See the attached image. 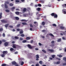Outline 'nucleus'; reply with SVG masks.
<instances>
[{
    "label": "nucleus",
    "mask_w": 66,
    "mask_h": 66,
    "mask_svg": "<svg viewBox=\"0 0 66 66\" xmlns=\"http://www.w3.org/2000/svg\"><path fill=\"white\" fill-rule=\"evenodd\" d=\"M9 24H6L5 25V27H6V28H7L9 26Z\"/></svg>",
    "instance_id": "obj_33"
},
{
    "label": "nucleus",
    "mask_w": 66,
    "mask_h": 66,
    "mask_svg": "<svg viewBox=\"0 0 66 66\" xmlns=\"http://www.w3.org/2000/svg\"><path fill=\"white\" fill-rule=\"evenodd\" d=\"M20 24H19L17 25L16 26V27L17 28H19V27H20Z\"/></svg>",
    "instance_id": "obj_24"
},
{
    "label": "nucleus",
    "mask_w": 66,
    "mask_h": 66,
    "mask_svg": "<svg viewBox=\"0 0 66 66\" xmlns=\"http://www.w3.org/2000/svg\"><path fill=\"white\" fill-rule=\"evenodd\" d=\"M36 10H37L38 11H40V8L39 7L37 9H36Z\"/></svg>",
    "instance_id": "obj_15"
},
{
    "label": "nucleus",
    "mask_w": 66,
    "mask_h": 66,
    "mask_svg": "<svg viewBox=\"0 0 66 66\" xmlns=\"http://www.w3.org/2000/svg\"><path fill=\"white\" fill-rule=\"evenodd\" d=\"M14 38H15V39H19V37L18 36H15L14 37Z\"/></svg>",
    "instance_id": "obj_18"
},
{
    "label": "nucleus",
    "mask_w": 66,
    "mask_h": 66,
    "mask_svg": "<svg viewBox=\"0 0 66 66\" xmlns=\"http://www.w3.org/2000/svg\"><path fill=\"white\" fill-rule=\"evenodd\" d=\"M62 11L63 13V12L64 13V14H66V9H63L62 10Z\"/></svg>",
    "instance_id": "obj_7"
},
{
    "label": "nucleus",
    "mask_w": 66,
    "mask_h": 66,
    "mask_svg": "<svg viewBox=\"0 0 66 66\" xmlns=\"http://www.w3.org/2000/svg\"><path fill=\"white\" fill-rule=\"evenodd\" d=\"M36 66H39V64H36Z\"/></svg>",
    "instance_id": "obj_64"
},
{
    "label": "nucleus",
    "mask_w": 66,
    "mask_h": 66,
    "mask_svg": "<svg viewBox=\"0 0 66 66\" xmlns=\"http://www.w3.org/2000/svg\"><path fill=\"white\" fill-rule=\"evenodd\" d=\"M28 47L29 48V49H31L32 48V47L31 46V45L30 44H28L27 45Z\"/></svg>",
    "instance_id": "obj_6"
},
{
    "label": "nucleus",
    "mask_w": 66,
    "mask_h": 66,
    "mask_svg": "<svg viewBox=\"0 0 66 66\" xmlns=\"http://www.w3.org/2000/svg\"><path fill=\"white\" fill-rule=\"evenodd\" d=\"M23 64H24V62H23V61L22 62L21 64V65H23Z\"/></svg>",
    "instance_id": "obj_50"
},
{
    "label": "nucleus",
    "mask_w": 66,
    "mask_h": 66,
    "mask_svg": "<svg viewBox=\"0 0 66 66\" xmlns=\"http://www.w3.org/2000/svg\"><path fill=\"white\" fill-rule=\"evenodd\" d=\"M2 42H6V40H2Z\"/></svg>",
    "instance_id": "obj_51"
},
{
    "label": "nucleus",
    "mask_w": 66,
    "mask_h": 66,
    "mask_svg": "<svg viewBox=\"0 0 66 66\" xmlns=\"http://www.w3.org/2000/svg\"><path fill=\"white\" fill-rule=\"evenodd\" d=\"M30 27H31V28H33V27H34V26L33 25H32V24H30Z\"/></svg>",
    "instance_id": "obj_26"
},
{
    "label": "nucleus",
    "mask_w": 66,
    "mask_h": 66,
    "mask_svg": "<svg viewBox=\"0 0 66 66\" xmlns=\"http://www.w3.org/2000/svg\"><path fill=\"white\" fill-rule=\"evenodd\" d=\"M5 6L6 9H7L8 8V6L7 5V4H5Z\"/></svg>",
    "instance_id": "obj_14"
},
{
    "label": "nucleus",
    "mask_w": 66,
    "mask_h": 66,
    "mask_svg": "<svg viewBox=\"0 0 66 66\" xmlns=\"http://www.w3.org/2000/svg\"><path fill=\"white\" fill-rule=\"evenodd\" d=\"M16 11H20V10L18 9H16Z\"/></svg>",
    "instance_id": "obj_57"
},
{
    "label": "nucleus",
    "mask_w": 66,
    "mask_h": 66,
    "mask_svg": "<svg viewBox=\"0 0 66 66\" xmlns=\"http://www.w3.org/2000/svg\"><path fill=\"white\" fill-rule=\"evenodd\" d=\"M11 10H12V12L14 11V10L15 9V7H12L11 8Z\"/></svg>",
    "instance_id": "obj_10"
},
{
    "label": "nucleus",
    "mask_w": 66,
    "mask_h": 66,
    "mask_svg": "<svg viewBox=\"0 0 66 66\" xmlns=\"http://www.w3.org/2000/svg\"><path fill=\"white\" fill-rule=\"evenodd\" d=\"M36 59H39V56L38 55H36Z\"/></svg>",
    "instance_id": "obj_38"
},
{
    "label": "nucleus",
    "mask_w": 66,
    "mask_h": 66,
    "mask_svg": "<svg viewBox=\"0 0 66 66\" xmlns=\"http://www.w3.org/2000/svg\"><path fill=\"white\" fill-rule=\"evenodd\" d=\"M1 56H2L3 57L4 56H5V55L4 54H2L1 55Z\"/></svg>",
    "instance_id": "obj_43"
},
{
    "label": "nucleus",
    "mask_w": 66,
    "mask_h": 66,
    "mask_svg": "<svg viewBox=\"0 0 66 66\" xmlns=\"http://www.w3.org/2000/svg\"><path fill=\"white\" fill-rule=\"evenodd\" d=\"M66 62L63 63V66H66Z\"/></svg>",
    "instance_id": "obj_45"
},
{
    "label": "nucleus",
    "mask_w": 66,
    "mask_h": 66,
    "mask_svg": "<svg viewBox=\"0 0 66 66\" xmlns=\"http://www.w3.org/2000/svg\"><path fill=\"white\" fill-rule=\"evenodd\" d=\"M62 6H63V7H65V4H64L63 5H62Z\"/></svg>",
    "instance_id": "obj_52"
},
{
    "label": "nucleus",
    "mask_w": 66,
    "mask_h": 66,
    "mask_svg": "<svg viewBox=\"0 0 66 66\" xmlns=\"http://www.w3.org/2000/svg\"><path fill=\"white\" fill-rule=\"evenodd\" d=\"M12 65H15L17 64V63H16V62L15 61H14L12 62Z\"/></svg>",
    "instance_id": "obj_8"
},
{
    "label": "nucleus",
    "mask_w": 66,
    "mask_h": 66,
    "mask_svg": "<svg viewBox=\"0 0 66 66\" xmlns=\"http://www.w3.org/2000/svg\"><path fill=\"white\" fill-rule=\"evenodd\" d=\"M34 24H36V25H38V23H37V22H34Z\"/></svg>",
    "instance_id": "obj_25"
},
{
    "label": "nucleus",
    "mask_w": 66,
    "mask_h": 66,
    "mask_svg": "<svg viewBox=\"0 0 66 66\" xmlns=\"http://www.w3.org/2000/svg\"><path fill=\"white\" fill-rule=\"evenodd\" d=\"M61 63V62L60 61H58L56 63L57 64H60V63Z\"/></svg>",
    "instance_id": "obj_37"
},
{
    "label": "nucleus",
    "mask_w": 66,
    "mask_h": 66,
    "mask_svg": "<svg viewBox=\"0 0 66 66\" xmlns=\"http://www.w3.org/2000/svg\"><path fill=\"white\" fill-rule=\"evenodd\" d=\"M52 58H53V59H54V57H55V55H52Z\"/></svg>",
    "instance_id": "obj_53"
},
{
    "label": "nucleus",
    "mask_w": 66,
    "mask_h": 66,
    "mask_svg": "<svg viewBox=\"0 0 66 66\" xmlns=\"http://www.w3.org/2000/svg\"><path fill=\"white\" fill-rule=\"evenodd\" d=\"M60 28L61 29H64L65 28L63 26H60Z\"/></svg>",
    "instance_id": "obj_21"
},
{
    "label": "nucleus",
    "mask_w": 66,
    "mask_h": 66,
    "mask_svg": "<svg viewBox=\"0 0 66 66\" xmlns=\"http://www.w3.org/2000/svg\"><path fill=\"white\" fill-rule=\"evenodd\" d=\"M49 35H50V36H52L53 37L54 36L52 34H49Z\"/></svg>",
    "instance_id": "obj_29"
},
{
    "label": "nucleus",
    "mask_w": 66,
    "mask_h": 66,
    "mask_svg": "<svg viewBox=\"0 0 66 66\" xmlns=\"http://www.w3.org/2000/svg\"><path fill=\"white\" fill-rule=\"evenodd\" d=\"M5 11L6 12H10V10L7 9L6 10H5Z\"/></svg>",
    "instance_id": "obj_39"
},
{
    "label": "nucleus",
    "mask_w": 66,
    "mask_h": 66,
    "mask_svg": "<svg viewBox=\"0 0 66 66\" xmlns=\"http://www.w3.org/2000/svg\"><path fill=\"white\" fill-rule=\"evenodd\" d=\"M51 15L52 16H54V18H57V15L54 13H52Z\"/></svg>",
    "instance_id": "obj_1"
},
{
    "label": "nucleus",
    "mask_w": 66,
    "mask_h": 66,
    "mask_svg": "<svg viewBox=\"0 0 66 66\" xmlns=\"http://www.w3.org/2000/svg\"><path fill=\"white\" fill-rule=\"evenodd\" d=\"M14 48H11L10 49V51H13V50H14Z\"/></svg>",
    "instance_id": "obj_46"
},
{
    "label": "nucleus",
    "mask_w": 66,
    "mask_h": 66,
    "mask_svg": "<svg viewBox=\"0 0 66 66\" xmlns=\"http://www.w3.org/2000/svg\"><path fill=\"white\" fill-rule=\"evenodd\" d=\"M27 42V40H23L22 41V43H26Z\"/></svg>",
    "instance_id": "obj_32"
},
{
    "label": "nucleus",
    "mask_w": 66,
    "mask_h": 66,
    "mask_svg": "<svg viewBox=\"0 0 66 66\" xmlns=\"http://www.w3.org/2000/svg\"><path fill=\"white\" fill-rule=\"evenodd\" d=\"M3 28H1L0 29V31H3Z\"/></svg>",
    "instance_id": "obj_48"
},
{
    "label": "nucleus",
    "mask_w": 66,
    "mask_h": 66,
    "mask_svg": "<svg viewBox=\"0 0 66 66\" xmlns=\"http://www.w3.org/2000/svg\"><path fill=\"white\" fill-rule=\"evenodd\" d=\"M42 3H43V4L45 3V0H42Z\"/></svg>",
    "instance_id": "obj_30"
},
{
    "label": "nucleus",
    "mask_w": 66,
    "mask_h": 66,
    "mask_svg": "<svg viewBox=\"0 0 66 66\" xmlns=\"http://www.w3.org/2000/svg\"><path fill=\"white\" fill-rule=\"evenodd\" d=\"M9 27H10V28H13V26H9Z\"/></svg>",
    "instance_id": "obj_47"
},
{
    "label": "nucleus",
    "mask_w": 66,
    "mask_h": 66,
    "mask_svg": "<svg viewBox=\"0 0 66 66\" xmlns=\"http://www.w3.org/2000/svg\"><path fill=\"white\" fill-rule=\"evenodd\" d=\"M15 14L17 15H19V12L16 11L15 12Z\"/></svg>",
    "instance_id": "obj_11"
},
{
    "label": "nucleus",
    "mask_w": 66,
    "mask_h": 66,
    "mask_svg": "<svg viewBox=\"0 0 66 66\" xmlns=\"http://www.w3.org/2000/svg\"><path fill=\"white\" fill-rule=\"evenodd\" d=\"M7 51H3V53L5 55H6L7 54Z\"/></svg>",
    "instance_id": "obj_3"
},
{
    "label": "nucleus",
    "mask_w": 66,
    "mask_h": 66,
    "mask_svg": "<svg viewBox=\"0 0 66 66\" xmlns=\"http://www.w3.org/2000/svg\"><path fill=\"white\" fill-rule=\"evenodd\" d=\"M15 18L16 20H19V18L17 17H15Z\"/></svg>",
    "instance_id": "obj_23"
},
{
    "label": "nucleus",
    "mask_w": 66,
    "mask_h": 66,
    "mask_svg": "<svg viewBox=\"0 0 66 66\" xmlns=\"http://www.w3.org/2000/svg\"><path fill=\"white\" fill-rule=\"evenodd\" d=\"M45 31H46V30H42V32H45Z\"/></svg>",
    "instance_id": "obj_61"
},
{
    "label": "nucleus",
    "mask_w": 66,
    "mask_h": 66,
    "mask_svg": "<svg viewBox=\"0 0 66 66\" xmlns=\"http://www.w3.org/2000/svg\"><path fill=\"white\" fill-rule=\"evenodd\" d=\"M51 43L52 44H54V41H52L51 42Z\"/></svg>",
    "instance_id": "obj_54"
},
{
    "label": "nucleus",
    "mask_w": 66,
    "mask_h": 66,
    "mask_svg": "<svg viewBox=\"0 0 66 66\" xmlns=\"http://www.w3.org/2000/svg\"><path fill=\"white\" fill-rule=\"evenodd\" d=\"M21 21H26V20H21Z\"/></svg>",
    "instance_id": "obj_56"
},
{
    "label": "nucleus",
    "mask_w": 66,
    "mask_h": 66,
    "mask_svg": "<svg viewBox=\"0 0 66 66\" xmlns=\"http://www.w3.org/2000/svg\"><path fill=\"white\" fill-rule=\"evenodd\" d=\"M41 15H42V14H38L37 15V20H38V19H40V18H39V17H40V16H41Z\"/></svg>",
    "instance_id": "obj_2"
},
{
    "label": "nucleus",
    "mask_w": 66,
    "mask_h": 66,
    "mask_svg": "<svg viewBox=\"0 0 66 66\" xmlns=\"http://www.w3.org/2000/svg\"><path fill=\"white\" fill-rule=\"evenodd\" d=\"M1 21L3 23H6L7 22V21L4 20H1Z\"/></svg>",
    "instance_id": "obj_4"
},
{
    "label": "nucleus",
    "mask_w": 66,
    "mask_h": 66,
    "mask_svg": "<svg viewBox=\"0 0 66 66\" xmlns=\"http://www.w3.org/2000/svg\"><path fill=\"white\" fill-rule=\"evenodd\" d=\"M20 36H21V37H24V35L23 34H22L20 35Z\"/></svg>",
    "instance_id": "obj_41"
},
{
    "label": "nucleus",
    "mask_w": 66,
    "mask_h": 66,
    "mask_svg": "<svg viewBox=\"0 0 66 66\" xmlns=\"http://www.w3.org/2000/svg\"><path fill=\"white\" fill-rule=\"evenodd\" d=\"M62 39H65V37H63L62 38Z\"/></svg>",
    "instance_id": "obj_63"
},
{
    "label": "nucleus",
    "mask_w": 66,
    "mask_h": 66,
    "mask_svg": "<svg viewBox=\"0 0 66 66\" xmlns=\"http://www.w3.org/2000/svg\"><path fill=\"white\" fill-rule=\"evenodd\" d=\"M42 25L44 26V25L45 24V23L44 22H43L42 23Z\"/></svg>",
    "instance_id": "obj_35"
},
{
    "label": "nucleus",
    "mask_w": 66,
    "mask_h": 66,
    "mask_svg": "<svg viewBox=\"0 0 66 66\" xmlns=\"http://www.w3.org/2000/svg\"><path fill=\"white\" fill-rule=\"evenodd\" d=\"M18 31H20V29L19 28H18L16 29Z\"/></svg>",
    "instance_id": "obj_60"
},
{
    "label": "nucleus",
    "mask_w": 66,
    "mask_h": 66,
    "mask_svg": "<svg viewBox=\"0 0 66 66\" xmlns=\"http://www.w3.org/2000/svg\"><path fill=\"white\" fill-rule=\"evenodd\" d=\"M54 46V44H52L51 45H50V47H53Z\"/></svg>",
    "instance_id": "obj_44"
},
{
    "label": "nucleus",
    "mask_w": 66,
    "mask_h": 66,
    "mask_svg": "<svg viewBox=\"0 0 66 66\" xmlns=\"http://www.w3.org/2000/svg\"><path fill=\"white\" fill-rule=\"evenodd\" d=\"M2 13H0V19L2 18Z\"/></svg>",
    "instance_id": "obj_20"
},
{
    "label": "nucleus",
    "mask_w": 66,
    "mask_h": 66,
    "mask_svg": "<svg viewBox=\"0 0 66 66\" xmlns=\"http://www.w3.org/2000/svg\"><path fill=\"white\" fill-rule=\"evenodd\" d=\"M48 50L49 51H50V52H54V50H53L49 49Z\"/></svg>",
    "instance_id": "obj_9"
},
{
    "label": "nucleus",
    "mask_w": 66,
    "mask_h": 66,
    "mask_svg": "<svg viewBox=\"0 0 66 66\" xmlns=\"http://www.w3.org/2000/svg\"><path fill=\"white\" fill-rule=\"evenodd\" d=\"M23 30H21V31H20V34H22V33H23Z\"/></svg>",
    "instance_id": "obj_27"
},
{
    "label": "nucleus",
    "mask_w": 66,
    "mask_h": 66,
    "mask_svg": "<svg viewBox=\"0 0 66 66\" xmlns=\"http://www.w3.org/2000/svg\"><path fill=\"white\" fill-rule=\"evenodd\" d=\"M8 45V43H7V42H6L5 43L4 45L5 46H7Z\"/></svg>",
    "instance_id": "obj_13"
},
{
    "label": "nucleus",
    "mask_w": 66,
    "mask_h": 66,
    "mask_svg": "<svg viewBox=\"0 0 66 66\" xmlns=\"http://www.w3.org/2000/svg\"><path fill=\"white\" fill-rule=\"evenodd\" d=\"M42 51L43 52H44V53H46V51L44 50H42Z\"/></svg>",
    "instance_id": "obj_28"
},
{
    "label": "nucleus",
    "mask_w": 66,
    "mask_h": 66,
    "mask_svg": "<svg viewBox=\"0 0 66 66\" xmlns=\"http://www.w3.org/2000/svg\"><path fill=\"white\" fill-rule=\"evenodd\" d=\"M3 37H5V34L3 33Z\"/></svg>",
    "instance_id": "obj_49"
},
{
    "label": "nucleus",
    "mask_w": 66,
    "mask_h": 66,
    "mask_svg": "<svg viewBox=\"0 0 66 66\" xmlns=\"http://www.w3.org/2000/svg\"><path fill=\"white\" fill-rule=\"evenodd\" d=\"M23 17H26V14H24L23 15Z\"/></svg>",
    "instance_id": "obj_62"
},
{
    "label": "nucleus",
    "mask_w": 66,
    "mask_h": 66,
    "mask_svg": "<svg viewBox=\"0 0 66 66\" xmlns=\"http://www.w3.org/2000/svg\"><path fill=\"white\" fill-rule=\"evenodd\" d=\"M6 64H5L4 63L2 65V66H6Z\"/></svg>",
    "instance_id": "obj_34"
},
{
    "label": "nucleus",
    "mask_w": 66,
    "mask_h": 66,
    "mask_svg": "<svg viewBox=\"0 0 66 66\" xmlns=\"http://www.w3.org/2000/svg\"><path fill=\"white\" fill-rule=\"evenodd\" d=\"M9 5L10 6H13V4L11 3L9 4Z\"/></svg>",
    "instance_id": "obj_42"
},
{
    "label": "nucleus",
    "mask_w": 66,
    "mask_h": 66,
    "mask_svg": "<svg viewBox=\"0 0 66 66\" xmlns=\"http://www.w3.org/2000/svg\"><path fill=\"white\" fill-rule=\"evenodd\" d=\"M57 56H59V57H62L63 56L61 55H57Z\"/></svg>",
    "instance_id": "obj_31"
},
{
    "label": "nucleus",
    "mask_w": 66,
    "mask_h": 66,
    "mask_svg": "<svg viewBox=\"0 0 66 66\" xmlns=\"http://www.w3.org/2000/svg\"><path fill=\"white\" fill-rule=\"evenodd\" d=\"M63 60H64V61H65V62H66V57H63Z\"/></svg>",
    "instance_id": "obj_22"
},
{
    "label": "nucleus",
    "mask_w": 66,
    "mask_h": 66,
    "mask_svg": "<svg viewBox=\"0 0 66 66\" xmlns=\"http://www.w3.org/2000/svg\"><path fill=\"white\" fill-rule=\"evenodd\" d=\"M22 24L23 25H27V23H26L22 22Z\"/></svg>",
    "instance_id": "obj_19"
},
{
    "label": "nucleus",
    "mask_w": 66,
    "mask_h": 66,
    "mask_svg": "<svg viewBox=\"0 0 66 66\" xmlns=\"http://www.w3.org/2000/svg\"><path fill=\"white\" fill-rule=\"evenodd\" d=\"M38 6L39 7L42 6V5L40 4H38Z\"/></svg>",
    "instance_id": "obj_40"
},
{
    "label": "nucleus",
    "mask_w": 66,
    "mask_h": 66,
    "mask_svg": "<svg viewBox=\"0 0 66 66\" xmlns=\"http://www.w3.org/2000/svg\"><path fill=\"white\" fill-rule=\"evenodd\" d=\"M26 11H27V9H26V8H24L23 9V11L24 12H26Z\"/></svg>",
    "instance_id": "obj_16"
},
{
    "label": "nucleus",
    "mask_w": 66,
    "mask_h": 66,
    "mask_svg": "<svg viewBox=\"0 0 66 66\" xmlns=\"http://www.w3.org/2000/svg\"><path fill=\"white\" fill-rule=\"evenodd\" d=\"M31 38L29 37H27L26 38V39H27V40H30V39Z\"/></svg>",
    "instance_id": "obj_12"
},
{
    "label": "nucleus",
    "mask_w": 66,
    "mask_h": 66,
    "mask_svg": "<svg viewBox=\"0 0 66 66\" xmlns=\"http://www.w3.org/2000/svg\"><path fill=\"white\" fill-rule=\"evenodd\" d=\"M20 40H23V38H20Z\"/></svg>",
    "instance_id": "obj_59"
},
{
    "label": "nucleus",
    "mask_w": 66,
    "mask_h": 66,
    "mask_svg": "<svg viewBox=\"0 0 66 66\" xmlns=\"http://www.w3.org/2000/svg\"><path fill=\"white\" fill-rule=\"evenodd\" d=\"M52 26L53 27H56V25L55 24H52Z\"/></svg>",
    "instance_id": "obj_36"
},
{
    "label": "nucleus",
    "mask_w": 66,
    "mask_h": 66,
    "mask_svg": "<svg viewBox=\"0 0 66 66\" xmlns=\"http://www.w3.org/2000/svg\"><path fill=\"white\" fill-rule=\"evenodd\" d=\"M62 40L61 39V38H60L58 40H57V42H61Z\"/></svg>",
    "instance_id": "obj_17"
},
{
    "label": "nucleus",
    "mask_w": 66,
    "mask_h": 66,
    "mask_svg": "<svg viewBox=\"0 0 66 66\" xmlns=\"http://www.w3.org/2000/svg\"><path fill=\"white\" fill-rule=\"evenodd\" d=\"M16 44H14L13 45H12V47L14 49H16Z\"/></svg>",
    "instance_id": "obj_5"
},
{
    "label": "nucleus",
    "mask_w": 66,
    "mask_h": 66,
    "mask_svg": "<svg viewBox=\"0 0 66 66\" xmlns=\"http://www.w3.org/2000/svg\"><path fill=\"white\" fill-rule=\"evenodd\" d=\"M56 59L58 60L59 61H60V60H61V59H60V58H56Z\"/></svg>",
    "instance_id": "obj_58"
},
{
    "label": "nucleus",
    "mask_w": 66,
    "mask_h": 66,
    "mask_svg": "<svg viewBox=\"0 0 66 66\" xmlns=\"http://www.w3.org/2000/svg\"><path fill=\"white\" fill-rule=\"evenodd\" d=\"M16 2H19V1L18 0H15Z\"/></svg>",
    "instance_id": "obj_55"
}]
</instances>
